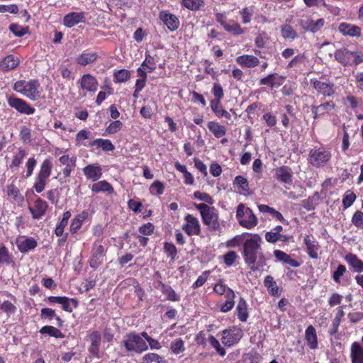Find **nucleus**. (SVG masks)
<instances>
[{
  "label": "nucleus",
  "mask_w": 363,
  "mask_h": 363,
  "mask_svg": "<svg viewBox=\"0 0 363 363\" xmlns=\"http://www.w3.org/2000/svg\"><path fill=\"white\" fill-rule=\"evenodd\" d=\"M262 238L255 234L246 239L243 243L242 255L245 262L250 266L252 271H257L266 265L267 259L262 248Z\"/></svg>",
  "instance_id": "nucleus-1"
},
{
  "label": "nucleus",
  "mask_w": 363,
  "mask_h": 363,
  "mask_svg": "<svg viewBox=\"0 0 363 363\" xmlns=\"http://www.w3.org/2000/svg\"><path fill=\"white\" fill-rule=\"evenodd\" d=\"M194 206L200 212L203 223L210 230L217 231L220 230V225L218 210L215 207L206 203H194Z\"/></svg>",
  "instance_id": "nucleus-2"
},
{
  "label": "nucleus",
  "mask_w": 363,
  "mask_h": 363,
  "mask_svg": "<svg viewBox=\"0 0 363 363\" xmlns=\"http://www.w3.org/2000/svg\"><path fill=\"white\" fill-rule=\"evenodd\" d=\"M122 345L128 353L141 354L148 350V345L145 340L135 331L125 335Z\"/></svg>",
  "instance_id": "nucleus-3"
},
{
  "label": "nucleus",
  "mask_w": 363,
  "mask_h": 363,
  "mask_svg": "<svg viewBox=\"0 0 363 363\" xmlns=\"http://www.w3.org/2000/svg\"><path fill=\"white\" fill-rule=\"evenodd\" d=\"M335 60L344 67L358 65L363 62V53L350 51L345 48L337 49L334 53Z\"/></svg>",
  "instance_id": "nucleus-4"
},
{
  "label": "nucleus",
  "mask_w": 363,
  "mask_h": 363,
  "mask_svg": "<svg viewBox=\"0 0 363 363\" xmlns=\"http://www.w3.org/2000/svg\"><path fill=\"white\" fill-rule=\"evenodd\" d=\"M53 164L50 159H45L40 164V170L35 177V181L33 186L37 193H41L45 188L49 177L52 174Z\"/></svg>",
  "instance_id": "nucleus-5"
},
{
  "label": "nucleus",
  "mask_w": 363,
  "mask_h": 363,
  "mask_svg": "<svg viewBox=\"0 0 363 363\" xmlns=\"http://www.w3.org/2000/svg\"><path fill=\"white\" fill-rule=\"evenodd\" d=\"M331 157L332 153L328 149L315 146L310 150L308 162L312 167L320 168L328 163Z\"/></svg>",
  "instance_id": "nucleus-6"
},
{
  "label": "nucleus",
  "mask_w": 363,
  "mask_h": 363,
  "mask_svg": "<svg viewBox=\"0 0 363 363\" xmlns=\"http://www.w3.org/2000/svg\"><path fill=\"white\" fill-rule=\"evenodd\" d=\"M236 218L239 224L247 229H252L258 223V220L252 210L250 208H245L243 203L238 205L236 211Z\"/></svg>",
  "instance_id": "nucleus-7"
},
{
  "label": "nucleus",
  "mask_w": 363,
  "mask_h": 363,
  "mask_svg": "<svg viewBox=\"0 0 363 363\" xmlns=\"http://www.w3.org/2000/svg\"><path fill=\"white\" fill-rule=\"evenodd\" d=\"M91 256L89 259V266L96 269L104 262L107 253V248L102 245L101 241L96 240L93 243Z\"/></svg>",
  "instance_id": "nucleus-8"
},
{
  "label": "nucleus",
  "mask_w": 363,
  "mask_h": 363,
  "mask_svg": "<svg viewBox=\"0 0 363 363\" xmlns=\"http://www.w3.org/2000/svg\"><path fill=\"white\" fill-rule=\"evenodd\" d=\"M310 83L316 91L318 96L331 97L335 94V85L330 81L323 82L318 79H311Z\"/></svg>",
  "instance_id": "nucleus-9"
},
{
  "label": "nucleus",
  "mask_w": 363,
  "mask_h": 363,
  "mask_svg": "<svg viewBox=\"0 0 363 363\" xmlns=\"http://www.w3.org/2000/svg\"><path fill=\"white\" fill-rule=\"evenodd\" d=\"M215 18L226 32L234 35H240L245 32V28H242L238 22L233 20L227 22L226 16L223 13H216L215 14Z\"/></svg>",
  "instance_id": "nucleus-10"
},
{
  "label": "nucleus",
  "mask_w": 363,
  "mask_h": 363,
  "mask_svg": "<svg viewBox=\"0 0 363 363\" xmlns=\"http://www.w3.org/2000/svg\"><path fill=\"white\" fill-rule=\"evenodd\" d=\"M242 336V329L233 326L222 331L221 342L225 347H230L238 343Z\"/></svg>",
  "instance_id": "nucleus-11"
},
{
  "label": "nucleus",
  "mask_w": 363,
  "mask_h": 363,
  "mask_svg": "<svg viewBox=\"0 0 363 363\" xmlns=\"http://www.w3.org/2000/svg\"><path fill=\"white\" fill-rule=\"evenodd\" d=\"M298 23L303 31L311 32L313 33H315L321 30L325 24L324 18H321L314 21L310 16L303 17L298 20Z\"/></svg>",
  "instance_id": "nucleus-12"
},
{
  "label": "nucleus",
  "mask_w": 363,
  "mask_h": 363,
  "mask_svg": "<svg viewBox=\"0 0 363 363\" xmlns=\"http://www.w3.org/2000/svg\"><path fill=\"white\" fill-rule=\"evenodd\" d=\"M159 18L163 24L167 26L169 31L173 32L177 30L180 26L179 18L176 15L170 13L168 10L160 11L159 13Z\"/></svg>",
  "instance_id": "nucleus-13"
},
{
  "label": "nucleus",
  "mask_w": 363,
  "mask_h": 363,
  "mask_svg": "<svg viewBox=\"0 0 363 363\" xmlns=\"http://www.w3.org/2000/svg\"><path fill=\"white\" fill-rule=\"evenodd\" d=\"M186 223L182 225V230L189 235H199L201 233V225L198 218L191 214L184 217Z\"/></svg>",
  "instance_id": "nucleus-14"
},
{
  "label": "nucleus",
  "mask_w": 363,
  "mask_h": 363,
  "mask_svg": "<svg viewBox=\"0 0 363 363\" xmlns=\"http://www.w3.org/2000/svg\"><path fill=\"white\" fill-rule=\"evenodd\" d=\"M77 84L82 91L93 93L96 91L99 85L96 78L89 73L83 74L78 80Z\"/></svg>",
  "instance_id": "nucleus-15"
},
{
  "label": "nucleus",
  "mask_w": 363,
  "mask_h": 363,
  "mask_svg": "<svg viewBox=\"0 0 363 363\" xmlns=\"http://www.w3.org/2000/svg\"><path fill=\"white\" fill-rule=\"evenodd\" d=\"M98 58L99 55L97 52L91 49H86L82 51L75 57L74 62L78 65L85 67L86 65L95 63Z\"/></svg>",
  "instance_id": "nucleus-16"
},
{
  "label": "nucleus",
  "mask_w": 363,
  "mask_h": 363,
  "mask_svg": "<svg viewBox=\"0 0 363 363\" xmlns=\"http://www.w3.org/2000/svg\"><path fill=\"white\" fill-rule=\"evenodd\" d=\"M285 79V77L279 75L277 73H271L261 78L259 81V85H266L270 89H274L281 86L284 84Z\"/></svg>",
  "instance_id": "nucleus-17"
},
{
  "label": "nucleus",
  "mask_w": 363,
  "mask_h": 363,
  "mask_svg": "<svg viewBox=\"0 0 363 363\" xmlns=\"http://www.w3.org/2000/svg\"><path fill=\"white\" fill-rule=\"evenodd\" d=\"M89 337L90 345L89 346L88 351L91 356L99 358L101 335L99 331L93 330L90 333Z\"/></svg>",
  "instance_id": "nucleus-18"
},
{
  "label": "nucleus",
  "mask_w": 363,
  "mask_h": 363,
  "mask_svg": "<svg viewBox=\"0 0 363 363\" xmlns=\"http://www.w3.org/2000/svg\"><path fill=\"white\" fill-rule=\"evenodd\" d=\"M40 84L38 80L32 79L24 85V95L30 100L35 101L40 97Z\"/></svg>",
  "instance_id": "nucleus-19"
},
{
  "label": "nucleus",
  "mask_w": 363,
  "mask_h": 363,
  "mask_svg": "<svg viewBox=\"0 0 363 363\" xmlns=\"http://www.w3.org/2000/svg\"><path fill=\"white\" fill-rule=\"evenodd\" d=\"M303 243L306 247L308 255L312 259H317L320 245L314 237L312 235H306L303 238Z\"/></svg>",
  "instance_id": "nucleus-20"
},
{
  "label": "nucleus",
  "mask_w": 363,
  "mask_h": 363,
  "mask_svg": "<svg viewBox=\"0 0 363 363\" xmlns=\"http://www.w3.org/2000/svg\"><path fill=\"white\" fill-rule=\"evenodd\" d=\"M83 174L86 179L96 182L102 176V168L98 163L90 164L82 169Z\"/></svg>",
  "instance_id": "nucleus-21"
},
{
  "label": "nucleus",
  "mask_w": 363,
  "mask_h": 363,
  "mask_svg": "<svg viewBox=\"0 0 363 363\" xmlns=\"http://www.w3.org/2000/svg\"><path fill=\"white\" fill-rule=\"evenodd\" d=\"M336 107V104L333 101H326L318 106H313L311 107L313 118L316 119L319 117L325 116V113L329 112Z\"/></svg>",
  "instance_id": "nucleus-22"
},
{
  "label": "nucleus",
  "mask_w": 363,
  "mask_h": 363,
  "mask_svg": "<svg viewBox=\"0 0 363 363\" xmlns=\"http://www.w3.org/2000/svg\"><path fill=\"white\" fill-rule=\"evenodd\" d=\"M156 289H160L161 292L166 296V299L172 302H177L180 301V296L176 293L173 288L163 283L162 281H157Z\"/></svg>",
  "instance_id": "nucleus-23"
},
{
  "label": "nucleus",
  "mask_w": 363,
  "mask_h": 363,
  "mask_svg": "<svg viewBox=\"0 0 363 363\" xmlns=\"http://www.w3.org/2000/svg\"><path fill=\"white\" fill-rule=\"evenodd\" d=\"M338 30L345 36L360 37L362 35L360 27L345 22L339 25Z\"/></svg>",
  "instance_id": "nucleus-24"
},
{
  "label": "nucleus",
  "mask_w": 363,
  "mask_h": 363,
  "mask_svg": "<svg viewBox=\"0 0 363 363\" xmlns=\"http://www.w3.org/2000/svg\"><path fill=\"white\" fill-rule=\"evenodd\" d=\"M345 260L353 272H357L358 274L363 272V261L357 255L348 253L345 255Z\"/></svg>",
  "instance_id": "nucleus-25"
},
{
  "label": "nucleus",
  "mask_w": 363,
  "mask_h": 363,
  "mask_svg": "<svg viewBox=\"0 0 363 363\" xmlns=\"http://www.w3.org/2000/svg\"><path fill=\"white\" fill-rule=\"evenodd\" d=\"M85 21L84 12H70L65 16L63 23L68 28H72L80 22Z\"/></svg>",
  "instance_id": "nucleus-26"
},
{
  "label": "nucleus",
  "mask_w": 363,
  "mask_h": 363,
  "mask_svg": "<svg viewBox=\"0 0 363 363\" xmlns=\"http://www.w3.org/2000/svg\"><path fill=\"white\" fill-rule=\"evenodd\" d=\"M88 147L101 149L104 152H112L115 146L108 139L97 138L88 143Z\"/></svg>",
  "instance_id": "nucleus-27"
},
{
  "label": "nucleus",
  "mask_w": 363,
  "mask_h": 363,
  "mask_svg": "<svg viewBox=\"0 0 363 363\" xmlns=\"http://www.w3.org/2000/svg\"><path fill=\"white\" fill-rule=\"evenodd\" d=\"M305 340L311 350H316L318 347V336L315 328L312 325H308L305 331Z\"/></svg>",
  "instance_id": "nucleus-28"
},
{
  "label": "nucleus",
  "mask_w": 363,
  "mask_h": 363,
  "mask_svg": "<svg viewBox=\"0 0 363 363\" xmlns=\"http://www.w3.org/2000/svg\"><path fill=\"white\" fill-rule=\"evenodd\" d=\"M275 177L279 182L291 184H292V172L291 168L287 166H281L276 169Z\"/></svg>",
  "instance_id": "nucleus-29"
},
{
  "label": "nucleus",
  "mask_w": 363,
  "mask_h": 363,
  "mask_svg": "<svg viewBox=\"0 0 363 363\" xmlns=\"http://www.w3.org/2000/svg\"><path fill=\"white\" fill-rule=\"evenodd\" d=\"M47 208L48 203H46L45 201L41 199L40 198H38L35 200L34 203V206L33 208L29 207L32 216L35 219H39L43 216H44Z\"/></svg>",
  "instance_id": "nucleus-30"
},
{
  "label": "nucleus",
  "mask_w": 363,
  "mask_h": 363,
  "mask_svg": "<svg viewBox=\"0 0 363 363\" xmlns=\"http://www.w3.org/2000/svg\"><path fill=\"white\" fill-rule=\"evenodd\" d=\"M236 62L242 67L246 68H254L259 65V59L251 55H242L238 56L236 59Z\"/></svg>",
  "instance_id": "nucleus-31"
},
{
  "label": "nucleus",
  "mask_w": 363,
  "mask_h": 363,
  "mask_svg": "<svg viewBox=\"0 0 363 363\" xmlns=\"http://www.w3.org/2000/svg\"><path fill=\"white\" fill-rule=\"evenodd\" d=\"M350 358L352 363H363V347L357 342L351 345Z\"/></svg>",
  "instance_id": "nucleus-32"
},
{
  "label": "nucleus",
  "mask_w": 363,
  "mask_h": 363,
  "mask_svg": "<svg viewBox=\"0 0 363 363\" xmlns=\"http://www.w3.org/2000/svg\"><path fill=\"white\" fill-rule=\"evenodd\" d=\"M18 63L19 59L16 56L9 55L0 62V69L3 72L9 71L14 69Z\"/></svg>",
  "instance_id": "nucleus-33"
},
{
  "label": "nucleus",
  "mask_w": 363,
  "mask_h": 363,
  "mask_svg": "<svg viewBox=\"0 0 363 363\" xmlns=\"http://www.w3.org/2000/svg\"><path fill=\"white\" fill-rule=\"evenodd\" d=\"M236 313L238 318L241 322H246L249 317L248 305L244 298H240L236 306Z\"/></svg>",
  "instance_id": "nucleus-34"
},
{
  "label": "nucleus",
  "mask_w": 363,
  "mask_h": 363,
  "mask_svg": "<svg viewBox=\"0 0 363 363\" xmlns=\"http://www.w3.org/2000/svg\"><path fill=\"white\" fill-rule=\"evenodd\" d=\"M233 185L237 186L240 192L245 196H249L252 194V192L250 191L247 179L243 176L238 175L235 177L233 182Z\"/></svg>",
  "instance_id": "nucleus-35"
},
{
  "label": "nucleus",
  "mask_w": 363,
  "mask_h": 363,
  "mask_svg": "<svg viewBox=\"0 0 363 363\" xmlns=\"http://www.w3.org/2000/svg\"><path fill=\"white\" fill-rule=\"evenodd\" d=\"M264 285L267 289V291L271 296H280L281 289L277 286L272 276L267 275L265 277L264 280Z\"/></svg>",
  "instance_id": "nucleus-36"
},
{
  "label": "nucleus",
  "mask_w": 363,
  "mask_h": 363,
  "mask_svg": "<svg viewBox=\"0 0 363 363\" xmlns=\"http://www.w3.org/2000/svg\"><path fill=\"white\" fill-rule=\"evenodd\" d=\"M92 192H106L108 194H112L114 192V189L112 185L106 180H101L98 182L93 184L91 187Z\"/></svg>",
  "instance_id": "nucleus-37"
},
{
  "label": "nucleus",
  "mask_w": 363,
  "mask_h": 363,
  "mask_svg": "<svg viewBox=\"0 0 363 363\" xmlns=\"http://www.w3.org/2000/svg\"><path fill=\"white\" fill-rule=\"evenodd\" d=\"M274 255L279 261L288 264L293 267H298L301 265L297 260L292 259L289 255L280 250H275Z\"/></svg>",
  "instance_id": "nucleus-38"
},
{
  "label": "nucleus",
  "mask_w": 363,
  "mask_h": 363,
  "mask_svg": "<svg viewBox=\"0 0 363 363\" xmlns=\"http://www.w3.org/2000/svg\"><path fill=\"white\" fill-rule=\"evenodd\" d=\"M208 128L213 133L215 138H221L226 135L225 126L216 121H209L207 124Z\"/></svg>",
  "instance_id": "nucleus-39"
},
{
  "label": "nucleus",
  "mask_w": 363,
  "mask_h": 363,
  "mask_svg": "<svg viewBox=\"0 0 363 363\" xmlns=\"http://www.w3.org/2000/svg\"><path fill=\"white\" fill-rule=\"evenodd\" d=\"M88 213L85 211L77 215L71 222L69 230L72 233H76L82 227L83 221L87 218Z\"/></svg>",
  "instance_id": "nucleus-40"
},
{
  "label": "nucleus",
  "mask_w": 363,
  "mask_h": 363,
  "mask_svg": "<svg viewBox=\"0 0 363 363\" xmlns=\"http://www.w3.org/2000/svg\"><path fill=\"white\" fill-rule=\"evenodd\" d=\"M226 301L223 303L220 306V311L223 313H227L231 311L235 305V294L232 289H229L228 293H226Z\"/></svg>",
  "instance_id": "nucleus-41"
},
{
  "label": "nucleus",
  "mask_w": 363,
  "mask_h": 363,
  "mask_svg": "<svg viewBox=\"0 0 363 363\" xmlns=\"http://www.w3.org/2000/svg\"><path fill=\"white\" fill-rule=\"evenodd\" d=\"M175 169L182 172L184 175V184L186 185H193L194 184V179L191 172L187 170L184 164H180L179 162L174 163Z\"/></svg>",
  "instance_id": "nucleus-42"
},
{
  "label": "nucleus",
  "mask_w": 363,
  "mask_h": 363,
  "mask_svg": "<svg viewBox=\"0 0 363 363\" xmlns=\"http://www.w3.org/2000/svg\"><path fill=\"white\" fill-rule=\"evenodd\" d=\"M281 35L282 38L285 40H294L296 39L298 35L297 32L294 29V28L289 24H283L280 27Z\"/></svg>",
  "instance_id": "nucleus-43"
},
{
  "label": "nucleus",
  "mask_w": 363,
  "mask_h": 363,
  "mask_svg": "<svg viewBox=\"0 0 363 363\" xmlns=\"http://www.w3.org/2000/svg\"><path fill=\"white\" fill-rule=\"evenodd\" d=\"M40 333L42 335H48L50 337L55 338H64L65 335L58 328L52 325H45L40 330Z\"/></svg>",
  "instance_id": "nucleus-44"
},
{
  "label": "nucleus",
  "mask_w": 363,
  "mask_h": 363,
  "mask_svg": "<svg viewBox=\"0 0 363 363\" xmlns=\"http://www.w3.org/2000/svg\"><path fill=\"white\" fill-rule=\"evenodd\" d=\"M211 92L214 99L211 101V104L216 103L221 104V101L224 97V91L222 85L218 82L214 83Z\"/></svg>",
  "instance_id": "nucleus-45"
},
{
  "label": "nucleus",
  "mask_w": 363,
  "mask_h": 363,
  "mask_svg": "<svg viewBox=\"0 0 363 363\" xmlns=\"http://www.w3.org/2000/svg\"><path fill=\"white\" fill-rule=\"evenodd\" d=\"M91 135V132L86 129L79 130L76 135L75 145L77 146L88 147V143L85 140L89 139Z\"/></svg>",
  "instance_id": "nucleus-46"
},
{
  "label": "nucleus",
  "mask_w": 363,
  "mask_h": 363,
  "mask_svg": "<svg viewBox=\"0 0 363 363\" xmlns=\"http://www.w3.org/2000/svg\"><path fill=\"white\" fill-rule=\"evenodd\" d=\"M130 77V72L125 69L116 70L113 72V79L115 83H123L127 82Z\"/></svg>",
  "instance_id": "nucleus-47"
},
{
  "label": "nucleus",
  "mask_w": 363,
  "mask_h": 363,
  "mask_svg": "<svg viewBox=\"0 0 363 363\" xmlns=\"http://www.w3.org/2000/svg\"><path fill=\"white\" fill-rule=\"evenodd\" d=\"M319 199V195L316 192L313 196H310L306 199H304L301 201V205L303 208L307 210L308 211H313L315 208L318 205V200Z\"/></svg>",
  "instance_id": "nucleus-48"
},
{
  "label": "nucleus",
  "mask_w": 363,
  "mask_h": 363,
  "mask_svg": "<svg viewBox=\"0 0 363 363\" xmlns=\"http://www.w3.org/2000/svg\"><path fill=\"white\" fill-rule=\"evenodd\" d=\"M169 348L174 354H179L185 351V345L184 340L181 338H177L170 343Z\"/></svg>",
  "instance_id": "nucleus-49"
},
{
  "label": "nucleus",
  "mask_w": 363,
  "mask_h": 363,
  "mask_svg": "<svg viewBox=\"0 0 363 363\" xmlns=\"http://www.w3.org/2000/svg\"><path fill=\"white\" fill-rule=\"evenodd\" d=\"M183 7L191 11H199L203 6V0H182Z\"/></svg>",
  "instance_id": "nucleus-50"
},
{
  "label": "nucleus",
  "mask_w": 363,
  "mask_h": 363,
  "mask_svg": "<svg viewBox=\"0 0 363 363\" xmlns=\"http://www.w3.org/2000/svg\"><path fill=\"white\" fill-rule=\"evenodd\" d=\"M212 111L218 118H225L228 120L231 119V115L221 106L220 104H211Z\"/></svg>",
  "instance_id": "nucleus-51"
},
{
  "label": "nucleus",
  "mask_w": 363,
  "mask_h": 363,
  "mask_svg": "<svg viewBox=\"0 0 363 363\" xmlns=\"http://www.w3.org/2000/svg\"><path fill=\"white\" fill-rule=\"evenodd\" d=\"M164 252L167 254V257L170 258L171 261L174 262L177 258V249L176 246L172 243L165 242L164 243Z\"/></svg>",
  "instance_id": "nucleus-52"
},
{
  "label": "nucleus",
  "mask_w": 363,
  "mask_h": 363,
  "mask_svg": "<svg viewBox=\"0 0 363 363\" xmlns=\"http://www.w3.org/2000/svg\"><path fill=\"white\" fill-rule=\"evenodd\" d=\"M64 311L71 313L73 308L78 307V301L76 298L64 296L63 301L61 303Z\"/></svg>",
  "instance_id": "nucleus-53"
},
{
  "label": "nucleus",
  "mask_w": 363,
  "mask_h": 363,
  "mask_svg": "<svg viewBox=\"0 0 363 363\" xmlns=\"http://www.w3.org/2000/svg\"><path fill=\"white\" fill-rule=\"evenodd\" d=\"M7 102L11 107L15 108L20 113H23V100L11 94L7 96Z\"/></svg>",
  "instance_id": "nucleus-54"
},
{
  "label": "nucleus",
  "mask_w": 363,
  "mask_h": 363,
  "mask_svg": "<svg viewBox=\"0 0 363 363\" xmlns=\"http://www.w3.org/2000/svg\"><path fill=\"white\" fill-rule=\"evenodd\" d=\"M357 199L356 194L350 191H347L345 194L343 195L342 198V206L345 209L348 208L350 207L353 203Z\"/></svg>",
  "instance_id": "nucleus-55"
},
{
  "label": "nucleus",
  "mask_w": 363,
  "mask_h": 363,
  "mask_svg": "<svg viewBox=\"0 0 363 363\" xmlns=\"http://www.w3.org/2000/svg\"><path fill=\"white\" fill-rule=\"evenodd\" d=\"M142 67H145L148 69L150 72H154L157 67L156 61L154 57L150 53L145 52V58L142 63Z\"/></svg>",
  "instance_id": "nucleus-56"
},
{
  "label": "nucleus",
  "mask_w": 363,
  "mask_h": 363,
  "mask_svg": "<svg viewBox=\"0 0 363 363\" xmlns=\"http://www.w3.org/2000/svg\"><path fill=\"white\" fill-rule=\"evenodd\" d=\"M164 184L162 182L156 180L151 184L150 191L152 195L160 196L164 193Z\"/></svg>",
  "instance_id": "nucleus-57"
},
{
  "label": "nucleus",
  "mask_w": 363,
  "mask_h": 363,
  "mask_svg": "<svg viewBox=\"0 0 363 363\" xmlns=\"http://www.w3.org/2000/svg\"><path fill=\"white\" fill-rule=\"evenodd\" d=\"M194 197L195 199H197L200 201H203V203H206L207 205H213L214 203V200L212 198L211 196H210L206 192H201L200 191H196L194 193Z\"/></svg>",
  "instance_id": "nucleus-58"
},
{
  "label": "nucleus",
  "mask_w": 363,
  "mask_h": 363,
  "mask_svg": "<svg viewBox=\"0 0 363 363\" xmlns=\"http://www.w3.org/2000/svg\"><path fill=\"white\" fill-rule=\"evenodd\" d=\"M143 359L146 363H152L155 362L157 363H166V361L162 357L156 353L150 352L145 354Z\"/></svg>",
  "instance_id": "nucleus-59"
},
{
  "label": "nucleus",
  "mask_w": 363,
  "mask_h": 363,
  "mask_svg": "<svg viewBox=\"0 0 363 363\" xmlns=\"http://www.w3.org/2000/svg\"><path fill=\"white\" fill-rule=\"evenodd\" d=\"M12 262V258L9 255V250L5 246L0 247V267L4 264H9Z\"/></svg>",
  "instance_id": "nucleus-60"
},
{
  "label": "nucleus",
  "mask_w": 363,
  "mask_h": 363,
  "mask_svg": "<svg viewBox=\"0 0 363 363\" xmlns=\"http://www.w3.org/2000/svg\"><path fill=\"white\" fill-rule=\"evenodd\" d=\"M240 14L242 17V23L243 24H247L251 21L253 16V11L251 8L245 7L240 11Z\"/></svg>",
  "instance_id": "nucleus-61"
},
{
  "label": "nucleus",
  "mask_w": 363,
  "mask_h": 363,
  "mask_svg": "<svg viewBox=\"0 0 363 363\" xmlns=\"http://www.w3.org/2000/svg\"><path fill=\"white\" fill-rule=\"evenodd\" d=\"M352 224L359 229H363V212L357 211L352 217Z\"/></svg>",
  "instance_id": "nucleus-62"
},
{
  "label": "nucleus",
  "mask_w": 363,
  "mask_h": 363,
  "mask_svg": "<svg viewBox=\"0 0 363 363\" xmlns=\"http://www.w3.org/2000/svg\"><path fill=\"white\" fill-rule=\"evenodd\" d=\"M238 257L235 251H229L223 256L224 263L228 267L233 265Z\"/></svg>",
  "instance_id": "nucleus-63"
},
{
  "label": "nucleus",
  "mask_w": 363,
  "mask_h": 363,
  "mask_svg": "<svg viewBox=\"0 0 363 363\" xmlns=\"http://www.w3.org/2000/svg\"><path fill=\"white\" fill-rule=\"evenodd\" d=\"M155 230V225L152 223H147L139 227L138 231L143 235H151Z\"/></svg>",
  "instance_id": "nucleus-64"
}]
</instances>
